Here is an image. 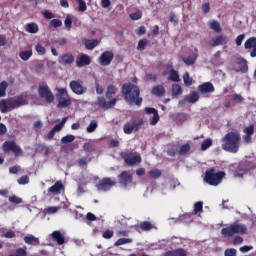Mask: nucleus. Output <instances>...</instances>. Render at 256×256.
Masks as SVG:
<instances>
[{
  "instance_id": "obj_1",
  "label": "nucleus",
  "mask_w": 256,
  "mask_h": 256,
  "mask_svg": "<svg viewBox=\"0 0 256 256\" xmlns=\"http://www.w3.org/2000/svg\"><path fill=\"white\" fill-rule=\"evenodd\" d=\"M121 93L128 105H136L137 107L143 105V97H141L139 86L133 83H125L121 87Z\"/></svg>"
},
{
  "instance_id": "obj_2",
  "label": "nucleus",
  "mask_w": 256,
  "mask_h": 256,
  "mask_svg": "<svg viewBox=\"0 0 256 256\" xmlns=\"http://www.w3.org/2000/svg\"><path fill=\"white\" fill-rule=\"evenodd\" d=\"M28 103L27 94H22L17 98L2 99L0 100V111L1 113H8V111L19 109V107H23V105H27Z\"/></svg>"
},
{
  "instance_id": "obj_3",
  "label": "nucleus",
  "mask_w": 256,
  "mask_h": 256,
  "mask_svg": "<svg viewBox=\"0 0 256 256\" xmlns=\"http://www.w3.org/2000/svg\"><path fill=\"white\" fill-rule=\"evenodd\" d=\"M239 141H241V135L238 132H228L222 138V149L228 151V153H237L239 151Z\"/></svg>"
},
{
  "instance_id": "obj_4",
  "label": "nucleus",
  "mask_w": 256,
  "mask_h": 256,
  "mask_svg": "<svg viewBox=\"0 0 256 256\" xmlns=\"http://www.w3.org/2000/svg\"><path fill=\"white\" fill-rule=\"evenodd\" d=\"M224 178L225 171L216 172L214 167L205 171L204 181L207 185H211L212 187H217V185L221 184Z\"/></svg>"
},
{
  "instance_id": "obj_5",
  "label": "nucleus",
  "mask_w": 256,
  "mask_h": 256,
  "mask_svg": "<svg viewBox=\"0 0 256 256\" xmlns=\"http://www.w3.org/2000/svg\"><path fill=\"white\" fill-rule=\"evenodd\" d=\"M221 233L223 237H233V235H245L247 233V226L244 224H231L229 227L222 228Z\"/></svg>"
},
{
  "instance_id": "obj_6",
  "label": "nucleus",
  "mask_w": 256,
  "mask_h": 256,
  "mask_svg": "<svg viewBox=\"0 0 256 256\" xmlns=\"http://www.w3.org/2000/svg\"><path fill=\"white\" fill-rule=\"evenodd\" d=\"M56 99L58 101L57 109H65L69 107L72 103L69 93H67L66 88H59L58 93L56 94Z\"/></svg>"
},
{
  "instance_id": "obj_7",
  "label": "nucleus",
  "mask_w": 256,
  "mask_h": 256,
  "mask_svg": "<svg viewBox=\"0 0 256 256\" xmlns=\"http://www.w3.org/2000/svg\"><path fill=\"white\" fill-rule=\"evenodd\" d=\"M38 94L41 99H45L46 103H53L55 101V96L51 89H49V85L47 82H42L38 86Z\"/></svg>"
},
{
  "instance_id": "obj_8",
  "label": "nucleus",
  "mask_w": 256,
  "mask_h": 256,
  "mask_svg": "<svg viewBox=\"0 0 256 256\" xmlns=\"http://www.w3.org/2000/svg\"><path fill=\"white\" fill-rule=\"evenodd\" d=\"M145 124V120L139 119V120H131L124 124L123 126V132L125 135H131V133H137L139 129H141V126Z\"/></svg>"
},
{
  "instance_id": "obj_9",
  "label": "nucleus",
  "mask_w": 256,
  "mask_h": 256,
  "mask_svg": "<svg viewBox=\"0 0 256 256\" xmlns=\"http://www.w3.org/2000/svg\"><path fill=\"white\" fill-rule=\"evenodd\" d=\"M117 185V182L113 180L111 177L102 178L96 184L97 191H102L103 193H107V191H111L113 187Z\"/></svg>"
},
{
  "instance_id": "obj_10",
  "label": "nucleus",
  "mask_w": 256,
  "mask_h": 256,
  "mask_svg": "<svg viewBox=\"0 0 256 256\" xmlns=\"http://www.w3.org/2000/svg\"><path fill=\"white\" fill-rule=\"evenodd\" d=\"M4 153H14L15 157H21L23 155V149L15 141H5L2 145Z\"/></svg>"
},
{
  "instance_id": "obj_11",
  "label": "nucleus",
  "mask_w": 256,
  "mask_h": 256,
  "mask_svg": "<svg viewBox=\"0 0 256 256\" xmlns=\"http://www.w3.org/2000/svg\"><path fill=\"white\" fill-rule=\"evenodd\" d=\"M121 157L129 167H133V165H139V163H141V155L133 152H124Z\"/></svg>"
},
{
  "instance_id": "obj_12",
  "label": "nucleus",
  "mask_w": 256,
  "mask_h": 256,
  "mask_svg": "<svg viewBox=\"0 0 256 256\" xmlns=\"http://www.w3.org/2000/svg\"><path fill=\"white\" fill-rule=\"evenodd\" d=\"M69 87L75 95H85L87 93L86 86L83 85V80H72Z\"/></svg>"
},
{
  "instance_id": "obj_13",
  "label": "nucleus",
  "mask_w": 256,
  "mask_h": 256,
  "mask_svg": "<svg viewBox=\"0 0 256 256\" xmlns=\"http://www.w3.org/2000/svg\"><path fill=\"white\" fill-rule=\"evenodd\" d=\"M117 98H113L112 100L107 101L104 96H99L96 101V105L100 107V109H104L107 111L108 109H113L115 105H117Z\"/></svg>"
},
{
  "instance_id": "obj_14",
  "label": "nucleus",
  "mask_w": 256,
  "mask_h": 256,
  "mask_svg": "<svg viewBox=\"0 0 256 256\" xmlns=\"http://www.w3.org/2000/svg\"><path fill=\"white\" fill-rule=\"evenodd\" d=\"M198 92L203 97L211 95V93H215V86L211 82H204L198 86Z\"/></svg>"
},
{
  "instance_id": "obj_15",
  "label": "nucleus",
  "mask_w": 256,
  "mask_h": 256,
  "mask_svg": "<svg viewBox=\"0 0 256 256\" xmlns=\"http://www.w3.org/2000/svg\"><path fill=\"white\" fill-rule=\"evenodd\" d=\"M229 43V37L227 35L219 34L213 37L209 42L210 47H219L220 45H227Z\"/></svg>"
},
{
  "instance_id": "obj_16",
  "label": "nucleus",
  "mask_w": 256,
  "mask_h": 256,
  "mask_svg": "<svg viewBox=\"0 0 256 256\" xmlns=\"http://www.w3.org/2000/svg\"><path fill=\"white\" fill-rule=\"evenodd\" d=\"M115 54L113 51H105L99 57V63L102 67H107L113 61Z\"/></svg>"
},
{
  "instance_id": "obj_17",
  "label": "nucleus",
  "mask_w": 256,
  "mask_h": 256,
  "mask_svg": "<svg viewBox=\"0 0 256 256\" xmlns=\"http://www.w3.org/2000/svg\"><path fill=\"white\" fill-rule=\"evenodd\" d=\"M120 185L127 187L129 183H133V175L129 174L126 170L122 171L118 176Z\"/></svg>"
},
{
  "instance_id": "obj_18",
  "label": "nucleus",
  "mask_w": 256,
  "mask_h": 256,
  "mask_svg": "<svg viewBox=\"0 0 256 256\" xmlns=\"http://www.w3.org/2000/svg\"><path fill=\"white\" fill-rule=\"evenodd\" d=\"M245 49H252L250 57H256V37L248 38L244 43Z\"/></svg>"
},
{
  "instance_id": "obj_19",
  "label": "nucleus",
  "mask_w": 256,
  "mask_h": 256,
  "mask_svg": "<svg viewBox=\"0 0 256 256\" xmlns=\"http://www.w3.org/2000/svg\"><path fill=\"white\" fill-rule=\"evenodd\" d=\"M87 65H91V57L87 54H81L76 60V67H87Z\"/></svg>"
},
{
  "instance_id": "obj_20",
  "label": "nucleus",
  "mask_w": 256,
  "mask_h": 256,
  "mask_svg": "<svg viewBox=\"0 0 256 256\" xmlns=\"http://www.w3.org/2000/svg\"><path fill=\"white\" fill-rule=\"evenodd\" d=\"M58 63H60V65H73V63H75V56L69 53L63 54L59 57Z\"/></svg>"
},
{
  "instance_id": "obj_21",
  "label": "nucleus",
  "mask_w": 256,
  "mask_h": 256,
  "mask_svg": "<svg viewBox=\"0 0 256 256\" xmlns=\"http://www.w3.org/2000/svg\"><path fill=\"white\" fill-rule=\"evenodd\" d=\"M63 189H65V186H63V182H61V180H58L53 186L48 188V193H51L52 195H58V193H61Z\"/></svg>"
},
{
  "instance_id": "obj_22",
  "label": "nucleus",
  "mask_w": 256,
  "mask_h": 256,
  "mask_svg": "<svg viewBox=\"0 0 256 256\" xmlns=\"http://www.w3.org/2000/svg\"><path fill=\"white\" fill-rule=\"evenodd\" d=\"M51 237L53 241H56L58 245H64L65 243V236L59 230H55L52 232Z\"/></svg>"
},
{
  "instance_id": "obj_23",
  "label": "nucleus",
  "mask_w": 256,
  "mask_h": 256,
  "mask_svg": "<svg viewBox=\"0 0 256 256\" xmlns=\"http://www.w3.org/2000/svg\"><path fill=\"white\" fill-rule=\"evenodd\" d=\"M117 91L118 89L116 85H113V84L108 85L105 93L106 99H108V101H111L112 99H114L113 95H117Z\"/></svg>"
},
{
  "instance_id": "obj_24",
  "label": "nucleus",
  "mask_w": 256,
  "mask_h": 256,
  "mask_svg": "<svg viewBox=\"0 0 256 256\" xmlns=\"http://www.w3.org/2000/svg\"><path fill=\"white\" fill-rule=\"evenodd\" d=\"M164 256H187V250H185L183 248L169 250L164 253Z\"/></svg>"
},
{
  "instance_id": "obj_25",
  "label": "nucleus",
  "mask_w": 256,
  "mask_h": 256,
  "mask_svg": "<svg viewBox=\"0 0 256 256\" xmlns=\"http://www.w3.org/2000/svg\"><path fill=\"white\" fill-rule=\"evenodd\" d=\"M237 65H242L240 69H236V72L247 73L249 71V66L247 65V60L245 58H238L236 61Z\"/></svg>"
},
{
  "instance_id": "obj_26",
  "label": "nucleus",
  "mask_w": 256,
  "mask_h": 256,
  "mask_svg": "<svg viewBox=\"0 0 256 256\" xmlns=\"http://www.w3.org/2000/svg\"><path fill=\"white\" fill-rule=\"evenodd\" d=\"M171 119H173V121L176 123H185V121H187V115H185V113L178 112L172 114Z\"/></svg>"
},
{
  "instance_id": "obj_27",
  "label": "nucleus",
  "mask_w": 256,
  "mask_h": 256,
  "mask_svg": "<svg viewBox=\"0 0 256 256\" xmlns=\"http://www.w3.org/2000/svg\"><path fill=\"white\" fill-rule=\"evenodd\" d=\"M61 131V126H54L47 134L44 135L46 141H51L55 137V133Z\"/></svg>"
},
{
  "instance_id": "obj_28",
  "label": "nucleus",
  "mask_w": 256,
  "mask_h": 256,
  "mask_svg": "<svg viewBox=\"0 0 256 256\" xmlns=\"http://www.w3.org/2000/svg\"><path fill=\"white\" fill-rule=\"evenodd\" d=\"M152 95H156V97H163L165 95V87L158 85L152 88Z\"/></svg>"
},
{
  "instance_id": "obj_29",
  "label": "nucleus",
  "mask_w": 256,
  "mask_h": 256,
  "mask_svg": "<svg viewBox=\"0 0 256 256\" xmlns=\"http://www.w3.org/2000/svg\"><path fill=\"white\" fill-rule=\"evenodd\" d=\"M97 45H99V40L97 39H90L85 42V48L88 49V51H93Z\"/></svg>"
},
{
  "instance_id": "obj_30",
  "label": "nucleus",
  "mask_w": 256,
  "mask_h": 256,
  "mask_svg": "<svg viewBox=\"0 0 256 256\" xmlns=\"http://www.w3.org/2000/svg\"><path fill=\"white\" fill-rule=\"evenodd\" d=\"M209 27L212 31H215V33H221V31H223V29H221V24L217 20L210 21Z\"/></svg>"
},
{
  "instance_id": "obj_31",
  "label": "nucleus",
  "mask_w": 256,
  "mask_h": 256,
  "mask_svg": "<svg viewBox=\"0 0 256 256\" xmlns=\"http://www.w3.org/2000/svg\"><path fill=\"white\" fill-rule=\"evenodd\" d=\"M19 57L20 59H22V61H29V59L33 57V51L32 50L21 51L19 53Z\"/></svg>"
},
{
  "instance_id": "obj_32",
  "label": "nucleus",
  "mask_w": 256,
  "mask_h": 256,
  "mask_svg": "<svg viewBox=\"0 0 256 256\" xmlns=\"http://www.w3.org/2000/svg\"><path fill=\"white\" fill-rule=\"evenodd\" d=\"M129 243H133V239L132 238H119L114 243V247H121V245H127Z\"/></svg>"
},
{
  "instance_id": "obj_33",
  "label": "nucleus",
  "mask_w": 256,
  "mask_h": 256,
  "mask_svg": "<svg viewBox=\"0 0 256 256\" xmlns=\"http://www.w3.org/2000/svg\"><path fill=\"white\" fill-rule=\"evenodd\" d=\"M169 79H170V81L179 83V81H181V78L179 77V72H177L175 69H171Z\"/></svg>"
},
{
  "instance_id": "obj_34",
  "label": "nucleus",
  "mask_w": 256,
  "mask_h": 256,
  "mask_svg": "<svg viewBox=\"0 0 256 256\" xmlns=\"http://www.w3.org/2000/svg\"><path fill=\"white\" fill-rule=\"evenodd\" d=\"M24 243H26L27 245L37 244V243H39V238H37L33 235L25 236Z\"/></svg>"
},
{
  "instance_id": "obj_35",
  "label": "nucleus",
  "mask_w": 256,
  "mask_h": 256,
  "mask_svg": "<svg viewBox=\"0 0 256 256\" xmlns=\"http://www.w3.org/2000/svg\"><path fill=\"white\" fill-rule=\"evenodd\" d=\"M139 227L142 231H151V229H153L155 226H153L149 221H143L140 222Z\"/></svg>"
},
{
  "instance_id": "obj_36",
  "label": "nucleus",
  "mask_w": 256,
  "mask_h": 256,
  "mask_svg": "<svg viewBox=\"0 0 256 256\" xmlns=\"http://www.w3.org/2000/svg\"><path fill=\"white\" fill-rule=\"evenodd\" d=\"M148 175L150 179H159V177L163 175V172H161L159 169H152L149 171Z\"/></svg>"
},
{
  "instance_id": "obj_37",
  "label": "nucleus",
  "mask_w": 256,
  "mask_h": 256,
  "mask_svg": "<svg viewBox=\"0 0 256 256\" xmlns=\"http://www.w3.org/2000/svg\"><path fill=\"white\" fill-rule=\"evenodd\" d=\"M26 31L28 33H38L39 32V26L35 23H29L26 25Z\"/></svg>"
},
{
  "instance_id": "obj_38",
  "label": "nucleus",
  "mask_w": 256,
  "mask_h": 256,
  "mask_svg": "<svg viewBox=\"0 0 256 256\" xmlns=\"http://www.w3.org/2000/svg\"><path fill=\"white\" fill-rule=\"evenodd\" d=\"M36 151L38 153H44V155H49V147L45 144H37Z\"/></svg>"
},
{
  "instance_id": "obj_39",
  "label": "nucleus",
  "mask_w": 256,
  "mask_h": 256,
  "mask_svg": "<svg viewBox=\"0 0 256 256\" xmlns=\"http://www.w3.org/2000/svg\"><path fill=\"white\" fill-rule=\"evenodd\" d=\"M97 127H99L97 120H92L90 122V124L87 126L86 131H87V133H94V131H96Z\"/></svg>"
},
{
  "instance_id": "obj_40",
  "label": "nucleus",
  "mask_w": 256,
  "mask_h": 256,
  "mask_svg": "<svg viewBox=\"0 0 256 256\" xmlns=\"http://www.w3.org/2000/svg\"><path fill=\"white\" fill-rule=\"evenodd\" d=\"M183 81L186 87H191V85H193V78H191V76L189 75V72H185L183 74Z\"/></svg>"
},
{
  "instance_id": "obj_41",
  "label": "nucleus",
  "mask_w": 256,
  "mask_h": 256,
  "mask_svg": "<svg viewBox=\"0 0 256 256\" xmlns=\"http://www.w3.org/2000/svg\"><path fill=\"white\" fill-rule=\"evenodd\" d=\"M7 87H9L7 81H2L0 83V97H5V95H7Z\"/></svg>"
},
{
  "instance_id": "obj_42",
  "label": "nucleus",
  "mask_w": 256,
  "mask_h": 256,
  "mask_svg": "<svg viewBox=\"0 0 256 256\" xmlns=\"http://www.w3.org/2000/svg\"><path fill=\"white\" fill-rule=\"evenodd\" d=\"M188 103H197L199 101V93L193 91L187 98Z\"/></svg>"
},
{
  "instance_id": "obj_43",
  "label": "nucleus",
  "mask_w": 256,
  "mask_h": 256,
  "mask_svg": "<svg viewBox=\"0 0 256 256\" xmlns=\"http://www.w3.org/2000/svg\"><path fill=\"white\" fill-rule=\"evenodd\" d=\"M182 61L185 63V65H188V67H190L191 65H195V62L197 61V57L188 56L187 58H182Z\"/></svg>"
},
{
  "instance_id": "obj_44",
  "label": "nucleus",
  "mask_w": 256,
  "mask_h": 256,
  "mask_svg": "<svg viewBox=\"0 0 256 256\" xmlns=\"http://www.w3.org/2000/svg\"><path fill=\"white\" fill-rule=\"evenodd\" d=\"M181 93H183V88H181V85L179 84H173L172 85V95L177 96V95H181Z\"/></svg>"
},
{
  "instance_id": "obj_45",
  "label": "nucleus",
  "mask_w": 256,
  "mask_h": 256,
  "mask_svg": "<svg viewBox=\"0 0 256 256\" xmlns=\"http://www.w3.org/2000/svg\"><path fill=\"white\" fill-rule=\"evenodd\" d=\"M211 145H213V140H211V138H208L202 142L201 150L207 151V149H209V147H211Z\"/></svg>"
},
{
  "instance_id": "obj_46",
  "label": "nucleus",
  "mask_w": 256,
  "mask_h": 256,
  "mask_svg": "<svg viewBox=\"0 0 256 256\" xmlns=\"http://www.w3.org/2000/svg\"><path fill=\"white\" fill-rule=\"evenodd\" d=\"M189 151H191V146L189 144H184L182 146H180L179 149V155H187V153H189Z\"/></svg>"
},
{
  "instance_id": "obj_47",
  "label": "nucleus",
  "mask_w": 256,
  "mask_h": 256,
  "mask_svg": "<svg viewBox=\"0 0 256 256\" xmlns=\"http://www.w3.org/2000/svg\"><path fill=\"white\" fill-rule=\"evenodd\" d=\"M75 141V136L72 134H68L61 138V143L67 144V143H73Z\"/></svg>"
},
{
  "instance_id": "obj_48",
  "label": "nucleus",
  "mask_w": 256,
  "mask_h": 256,
  "mask_svg": "<svg viewBox=\"0 0 256 256\" xmlns=\"http://www.w3.org/2000/svg\"><path fill=\"white\" fill-rule=\"evenodd\" d=\"M78 3V11H80V13H85V11H87V3H85L84 0H76Z\"/></svg>"
},
{
  "instance_id": "obj_49",
  "label": "nucleus",
  "mask_w": 256,
  "mask_h": 256,
  "mask_svg": "<svg viewBox=\"0 0 256 256\" xmlns=\"http://www.w3.org/2000/svg\"><path fill=\"white\" fill-rule=\"evenodd\" d=\"M62 26H63V21H61L59 19H52L50 21V27H54V29H57Z\"/></svg>"
},
{
  "instance_id": "obj_50",
  "label": "nucleus",
  "mask_w": 256,
  "mask_h": 256,
  "mask_svg": "<svg viewBox=\"0 0 256 256\" xmlns=\"http://www.w3.org/2000/svg\"><path fill=\"white\" fill-rule=\"evenodd\" d=\"M8 201L10 203H14L15 205H19V204L23 203V199H21L20 197H17L16 195L10 196L8 198Z\"/></svg>"
},
{
  "instance_id": "obj_51",
  "label": "nucleus",
  "mask_w": 256,
  "mask_h": 256,
  "mask_svg": "<svg viewBox=\"0 0 256 256\" xmlns=\"http://www.w3.org/2000/svg\"><path fill=\"white\" fill-rule=\"evenodd\" d=\"M83 149L86 153H93L95 151V147L89 142L84 143Z\"/></svg>"
},
{
  "instance_id": "obj_52",
  "label": "nucleus",
  "mask_w": 256,
  "mask_h": 256,
  "mask_svg": "<svg viewBox=\"0 0 256 256\" xmlns=\"http://www.w3.org/2000/svg\"><path fill=\"white\" fill-rule=\"evenodd\" d=\"M203 212V202H196L194 204V213L197 215V213Z\"/></svg>"
},
{
  "instance_id": "obj_53",
  "label": "nucleus",
  "mask_w": 256,
  "mask_h": 256,
  "mask_svg": "<svg viewBox=\"0 0 256 256\" xmlns=\"http://www.w3.org/2000/svg\"><path fill=\"white\" fill-rule=\"evenodd\" d=\"M178 221H181V223H189L191 221V214H183L179 216Z\"/></svg>"
},
{
  "instance_id": "obj_54",
  "label": "nucleus",
  "mask_w": 256,
  "mask_h": 256,
  "mask_svg": "<svg viewBox=\"0 0 256 256\" xmlns=\"http://www.w3.org/2000/svg\"><path fill=\"white\" fill-rule=\"evenodd\" d=\"M141 17H143V12L141 11L130 14V19H132V21H139Z\"/></svg>"
},
{
  "instance_id": "obj_55",
  "label": "nucleus",
  "mask_w": 256,
  "mask_h": 256,
  "mask_svg": "<svg viewBox=\"0 0 256 256\" xmlns=\"http://www.w3.org/2000/svg\"><path fill=\"white\" fill-rule=\"evenodd\" d=\"M64 25L68 31L71 29V25H73V19L71 18V15L66 16Z\"/></svg>"
},
{
  "instance_id": "obj_56",
  "label": "nucleus",
  "mask_w": 256,
  "mask_h": 256,
  "mask_svg": "<svg viewBox=\"0 0 256 256\" xmlns=\"http://www.w3.org/2000/svg\"><path fill=\"white\" fill-rule=\"evenodd\" d=\"M59 207L57 206H49L48 208H45V213H48V215H53L59 211Z\"/></svg>"
},
{
  "instance_id": "obj_57",
  "label": "nucleus",
  "mask_w": 256,
  "mask_h": 256,
  "mask_svg": "<svg viewBox=\"0 0 256 256\" xmlns=\"http://www.w3.org/2000/svg\"><path fill=\"white\" fill-rule=\"evenodd\" d=\"M145 47H147V40H145V39L140 40L137 45V50L145 51Z\"/></svg>"
},
{
  "instance_id": "obj_58",
  "label": "nucleus",
  "mask_w": 256,
  "mask_h": 256,
  "mask_svg": "<svg viewBox=\"0 0 256 256\" xmlns=\"http://www.w3.org/2000/svg\"><path fill=\"white\" fill-rule=\"evenodd\" d=\"M18 185H27L29 183V176L24 175L17 180Z\"/></svg>"
},
{
  "instance_id": "obj_59",
  "label": "nucleus",
  "mask_w": 256,
  "mask_h": 256,
  "mask_svg": "<svg viewBox=\"0 0 256 256\" xmlns=\"http://www.w3.org/2000/svg\"><path fill=\"white\" fill-rule=\"evenodd\" d=\"M113 235H115V232H113V230L108 229L103 232L102 237L103 239H112Z\"/></svg>"
},
{
  "instance_id": "obj_60",
  "label": "nucleus",
  "mask_w": 256,
  "mask_h": 256,
  "mask_svg": "<svg viewBox=\"0 0 256 256\" xmlns=\"http://www.w3.org/2000/svg\"><path fill=\"white\" fill-rule=\"evenodd\" d=\"M33 129L34 131H41V129H43V122H41V120L35 121L33 124Z\"/></svg>"
},
{
  "instance_id": "obj_61",
  "label": "nucleus",
  "mask_w": 256,
  "mask_h": 256,
  "mask_svg": "<svg viewBox=\"0 0 256 256\" xmlns=\"http://www.w3.org/2000/svg\"><path fill=\"white\" fill-rule=\"evenodd\" d=\"M225 256H237V250L234 248H228L224 252Z\"/></svg>"
},
{
  "instance_id": "obj_62",
  "label": "nucleus",
  "mask_w": 256,
  "mask_h": 256,
  "mask_svg": "<svg viewBox=\"0 0 256 256\" xmlns=\"http://www.w3.org/2000/svg\"><path fill=\"white\" fill-rule=\"evenodd\" d=\"M129 230H118L116 231L117 237H129Z\"/></svg>"
},
{
  "instance_id": "obj_63",
  "label": "nucleus",
  "mask_w": 256,
  "mask_h": 256,
  "mask_svg": "<svg viewBox=\"0 0 256 256\" xmlns=\"http://www.w3.org/2000/svg\"><path fill=\"white\" fill-rule=\"evenodd\" d=\"M233 101H235V103H243L245 98H243L241 94H233Z\"/></svg>"
},
{
  "instance_id": "obj_64",
  "label": "nucleus",
  "mask_w": 256,
  "mask_h": 256,
  "mask_svg": "<svg viewBox=\"0 0 256 256\" xmlns=\"http://www.w3.org/2000/svg\"><path fill=\"white\" fill-rule=\"evenodd\" d=\"M35 49L38 55H45V47H43L41 44H36Z\"/></svg>"
}]
</instances>
